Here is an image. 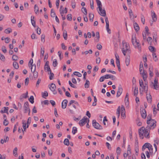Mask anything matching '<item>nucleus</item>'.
<instances>
[{"label": "nucleus", "mask_w": 159, "mask_h": 159, "mask_svg": "<svg viewBox=\"0 0 159 159\" xmlns=\"http://www.w3.org/2000/svg\"><path fill=\"white\" fill-rule=\"evenodd\" d=\"M147 124L148 125L147 126L149 127V129H153L156 126V122L154 120H151L150 121H149V120H147Z\"/></svg>", "instance_id": "obj_1"}, {"label": "nucleus", "mask_w": 159, "mask_h": 159, "mask_svg": "<svg viewBox=\"0 0 159 159\" xmlns=\"http://www.w3.org/2000/svg\"><path fill=\"white\" fill-rule=\"evenodd\" d=\"M123 47H125L126 49L127 53L129 54L130 53V49L129 44H128L125 40H123L122 42Z\"/></svg>", "instance_id": "obj_2"}, {"label": "nucleus", "mask_w": 159, "mask_h": 159, "mask_svg": "<svg viewBox=\"0 0 159 159\" xmlns=\"http://www.w3.org/2000/svg\"><path fill=\"white\" fill-rule=\"evenodd\" d=\"M93 126L94 128L98 129H102V127L95 120H93L92 121Z\"/></svg>", "instance_id": "obj_3"}, {"label": "nucleus", "mask_w": 159, "mask_h": 159, "mask_svg": "<svg viewBox=\"0 0 159 159\" xmlns=\"http://www.w3.org/2000/svg\"><path fill=\"white\" fill-rule=\"evenodd\" d=\"M145 128L144 127H142L139 129V133L140 138L143 139V134L145 130Z\"/></svg>", "instance_id": "obj_4"}, {"label": "nucleus", "mask_w": 159, "mask_h": 159, "mask_svg": "<svg viewBox=\"0 0 159 159\" xmlns=\"http://www.w3.org/2000/svg\"><path fill=\"white\" fill-rule=\"evenodd\" d=\"M49 88L52 91L54 94H56L57 93L56 90V86L55 84L53 83H52L50 86H49Z\"/></svg>", "instance_id": "obj_5"}, {"label": "nucleus", "mask_w": 159, "mask_h": 159, "mask_svg": "<svg viewBox=\"0 0 159 159\" xmlns=\"http://www.w3.org/2000/svg\"><path fill=\"white\" fill-rule=\"evenodd\" d=\"M24 112L27 113L28 111L30 112V109L29 108V103L28 102H26L24 104Z\"/></svg>", "instance_id": "obj_6"}, {"label": "nucleus", "mask_w": 159, "mask_h": 159, "mask_svg": "<svg viewBox=\"0 0 159 159\" xmlns=\"http://www.w3.org/2000/svg\"><path fill=\"white\" fill-rule=\"evenodd\" d=\"M87 122V118L86 116H84L83 118L80 121L79 124L80 126H84Z\"/></svg>", "instance_id": "obj_7"}, {"label": "nucleus", "mask_w": 159, "mask_h": 159, "mask_svg": "<svg viewBox=\"0 0 159 159\" xmlns=\"http://www.w3.org/2000/svg\"><path fill=\"white\" fill-rule=\"evenodd\" d=\"M149 127L147 126L145 129L144 131V136L145 137L147 138H149L150 137L149 136V134L150 132V129Z\"/></svg>", "instance_id": "obj_8"}, {"label": "nucleus", "mask_w": 159, "mask_h": 159, "mask_svg": "<svg viewBox=\"0 0 159 159\" xmlns=\"http://www.w3.org/2000/svg\"><path fill=\"white\" fill-rule=\"evenodd\" d=\"M44 70L45 71L47 72L48 71V72L51 70L49 66V61H47L45 64Z\"/></svg>", "instance_id": "obj_9"}, {"label": "nucleus", "mask_w": 159, "mask_h": 159, "mask_svg": "<svg viewBox=\"0 0 159 159\" xmlns=\"http://www.w3.org/2000/svg\"><path fill=\"white\" fill-rule=\"evenodd\" d=\"M98 9L99 11V14L103 16H105L106 14L105 10L104 9H102V7H101V9L99 8H98Z\"/></svg>", "instance_id": "obj_10"}, {"label": "nucleus", "mask_w": 159, "mask_h": 159, "mask_svg": "<svg viewBox=\"0 0 159 159\" xmlns=\"http://www.w3.org/2000/svg\"><path fill=\"white\" fill-rule=\"evenodd\" d=\"M131 41L133 45L134 46H135V44L138 42L137 41L136 37L135 35L132 36Z\"/></svg>", "instance_id": "obj_11"}, {"label": "nucleus", "mask_w": 159, "mask_h": 159, "mask_svg": "<svg viewBox=\"0 0 159 159\" xmlns=\"http://www.w3.org/2000/svg\"><path fill=\"white\" fill-rule=\"evenodd\" d=\"M28 97V92L27 91L26 93L22 94L20 96L19 99L20 101H23V98H26Z\"/></svg>", "instance_id": "obj_12"}, {"label": "nucleus", "mask_w": 159, "mask_h": 159, "mask_svg": "<svg viewBox=\"0 0 159 159\" xmlns=\"http://www.w3.org/2000/svg\"><path fill=\"white\" fill-rule=\"evenodd\" d=\"M122 88L121 86L119 87L116 94L117 97H119L120 95L122 92Z\"/></svg>", "instance_id": "obj_13"}, {"label": "nucleus", "mask_w": 159, "mask_h": 159, "mask_svg": "<svg viewBox=\"0 0 159 159\" xmlns=\"http://www.w3.org/2000/svg\"><path fill=\"white\" fill-rule=\"evenodd\" d=\"M152 17L153 21L156 22L157 20V16L155 13L153 11H151Z\"/></svg>", "instance_id": "obj_14"}, {"label": "nucleus", "mask_w": 159, "mask_h": 159, "mask_svg": "<svg viewBox=\"0 0 159 159\" xmlns=\"http://www.w3.org/2000/svg\"><path fill=\"white\" fill-rule=\"evenodd\" d=\"M68 101L66 99L64 100L61 103V107L63 109H65L66 108Z\"/></svg>", "instance_id": "obj_15"}, {"label": "nucleus", "mask_w": 159, "mask_h": 159, "mask_svg": "<svg viewBox=\"0 0 159 159\" xmlns=\"http://www.w3.org/2000/svg\"><path fill=\"white\" fill-rule=\"evenodd\" d=\"M130 61V57L129 55H128L126 56L125 60V63L127 66H128L129 65Z\"/></svg>", "instance_id": "obj_16"}, {"label": "nucleus", "mask_w": 159, "mask_h": 159, "mask_svg": "<svg viewBox=\"0 0 159 159\" xmlns=\"http://www.w3.org/2000/svg\"><path fill=\"white\" fill-rule=\"evenodd\" d=\"M34 67L33 73L34 77L35 79L38 78V73L37 71H35L36 66L35 64L34 65Z\"/></svg>", "instance_id": "obj_17"}, {"label": "nucleus", "mask_w": 159, "mask_h": 159, "mask_svg": "<svg viewBox=\"0 0 159 159\" xmlns=\"http://www.w3.org/2000/svg\"><path fill=\"white\" fill-rule=\"evenodd\" d=\"M141 116L143 118L145 119L146 117V112L144 109L141 111Z\"/></svg>", "instance_id": "obj_18"}, {"label": "nucleus", "mask_w": 159, "mask_h": 159, "mask_svg": "<svg viewBox=\"0 0 159 159\" xmlns=\"http://www.w3.org/2000/svg\"><path fill=\"white\" fill-rule=\"evenodd\" d=\"M146 98L148 103H151L152 101V98L150 93L146 94Z\"/></svg>", "instance_id": "obj_19"}, {"label": "nucleus", "mask_w": 159, "mask_h": 159, "mask_svg": "<svg viewBox=\"0 0 159 159\" xmlns=\"http://www.w3.org/2000/svg\"><path fill=\"white\" fill-rule=\"evenodd\" d=\"M139 84L140 87H141L143 89L145 90L146 89V86L144 85L143 83L142 80H139Z\"/></svg>", "instance_id": "obj_20"}, {"label": "nucleus", "mask_w": 159, "mask_h": 159, "mask_svg": "<svg viewBox=\"0 0 159 159\" xmlns=\"http://www.w3.org/2000/svg\"><path fill=\"white\" fill-rule=\"evenodd\" d=\"M134 29L136 31H138L139 30V27L137 23H134Z\"/></svg>", "instance_id": "obj_21"}, {"label": "nucleus", "mask_w": 159, "mask_h": 159, "mask_svg": "<svg viewBox=\"0 0 159 159\" xmlns=\"http://www.w3.org/2000/svg\"><path fill=\"white\" fill-rule=\"evenodd\" d=\"M9 137L7 136L6 138H4V139H2L1 140L0 142L2 144H3L4 143H6L9 141Z\"/></svg>", "instance_id": "obj_22"}, {"label": "nucleus", "mask_w": 159, "mask_h": 159, "mask_svg": "<svg viewBox=\"0 0 159 159\" xmlns=\"http://www.w3.org/2000/svg\"><path fill=\"white\" fill-rule=\"evenodd\" d=\"M62 7V6H60V13L62 11L63 12V14L64 13H66L67 12V8L66 7H65V10H63L61 9Z\"/></svg>", "instance_id": "obj_23"}, {"label": "nucleus", "mask_w": 159, "mask_h": 159, "mask_svg": "<svg viewBox=\"0 0 159 159\" xmlns=\"http://www.w3.org/2000/svg\"><path fill=\"white\" fill-rule=\"evenodd\" d=\"M97 3V5L98 6V8H99L100 9H101V7H102V5L101 2L99 0H96Z\"/></svg>", "instance_id": "obj_24"}, {"label": "nucleus", "mask_w": 159, "mask_h": 159, "mask_svg": "<svg viewBox=\"0 0 159 159\" xmlns=\"http://www.w3.org/2000/svg\"><path fill=\"white\" fill-rule=\"evenodd\" d=\"M34 16H31V22L32 24L33 25V26L34 27H35L36 26V25H35V21L34 20Z\"/></svg>", "instance_id": "obj_25"}, {"label": "nucleus", "mask_w": 159, "mask_h": 159, "mask_svg": "<svg viewBox=\"0 0 159 159\" xmlns=\"http://www.w3.org/2000/svg\"><path fill=\"white\" fill-rule=\"evenodd\" d=\"M135 48L137 47L138 49L140 52L141 51V47L140 46V44L139 42H137V43L135 44V46H134Z\"/></svg>", "instance_id": "obj_26"}, {"label": "nucleus", "mask_w": 159, "mask_h": 159, "mask_svg": "<svg viewBox=\"0 0 159 159\" xmlns=\"http://www.w3.org/2000/svg\"><path fill=\"white\" fill-rule=\"evenodd\" d=\"M48 74L50 75L49 79L50 80H52L54 77V75L53 73L52 72L51 70L48 72Z\"/></svg>", "instance_id": "obj_27"}, {"label": "nucleus", "mask_w": 159, "mask_h": 159, "mask_svg": "<svg viewBox=\"0 0 159 159\" xmlns=\"http://www.w3.org/2000/svg\"><path fill=\"white\" fill-rule=\"evenodd\" d=\"M138 93V88L136 87H135L134 91V95L135 96H136Z\"/></svg>", "instance_id": "obj_28"}, {"label": "nucleus", "mask_w": 159, "mask_h": 159, "mask_svg": "<svg viewBox=\"0 0 159 159\" xmlns=\"http://www.w3.org/2000/svg\"><path fill=\"white\" fill-rule=\"evenodd\" d=\"M152 84H153V86L154 87V89L157 90L158 89L159 86L158 85V83H153L152 82Z\"/></svg>", "instance_id": "obj_29"}, {"label": "nucleus", "mask_w": 159, "mask_h": 159, "mask_svg": "<svg viewBox=\"0 0 159 159\" xmlns=\"http://www.w3.org/2000/svg\"><path fill=\"white\" fill-rule=\"evenodd\" d=\"M13 66L16 69H17L19 68V66L18 63L16 62L15 61L13 62Z\"/></svg>", "instance_id": "obj_30"}, {"label": "nucleus", "mask_w": 159, "mask_h": 159, "mask_svg": "<svg viewBox=\"0 0 159 159\" xmlns=\"http://www.w3.org/2000/svg\"><path fill=\"white\" fill-rule=\"evenodd\" d=\"M33 63V60L32 59H31V60H30V61L29 62V66H30V65H31L30 66H31V71L32 72L33 71H32L33 66H34V65H32Z\"/></svg>", "instance_id": "obj_31"}, {"label": "nucleus", "mask_w": 159, "mask_h": 159, "mask_svg": "<svg viewBox=\"0 0 159 159\" xmlns=\"http://www.w3.org/2000/svg\"><path fill=\"white\" fill-rule=\"evenodd\" d=\"M56 16V14L53 9H52L51 11V16L52 17H54Z\"/></svg>", "instance_id": "obj_32"}, {"label": "nucleus", "mask_w": 159, "mask_h": 159, "mask_svg": "<svg viewBox=\"0 0 159 159\" xmlns=\"http://www.w3.org/2000/svg\"><path fill=\"white\" fill-rule=\"evenodd\" d=\"M67 33L66 30H65L63 32V37L65 40H66L67 39Z\"/></svg>", "instance_id": "obj_33"}, {"label": "nucleus", "mask_w": 159, "mask_h": 159, "mask_svg": "<svg viewBox=\"0 0 159 159\" xmlns=\"http://www.w3.org/2000/svg\"><path fill=\"white\" fill-rule=\"evenodd\" d=\"M149 49L150 51L152 52H155L156 51V49L153 46H149Z\"/></svg>", "instance_id": "obj_34"}, {"label": "nucleus", "mask_w": 159, "mask_h": 159, "mask_svg": "<svg viewBox=\"0 0 159 159\" xmlns=\"http://www.w3.org/2000/svg\"><path fill=\"white\" fill-rule=\"evenodd\" d=\"M31 118L29 117L28 118L27 122V128H28L31 122Z\"/></svg>", "instance_id": "obj_35"}, {"label": "nucleus", "mask_w": 159, "mask_h": 159, "mask_svg": "<svg viewBox=\"0 0 159 159\" xmlns=\"http://www.w3.org/2000/svg\"><path fill=\"white\" fill-rule=\"evenodd\" d=\"M22 124H23L22 126L24 131H25L27 127H26V123H25V121L24 120H22Z\"/></svg>", "instance_id": "obj_36"}, {"label": "nucleus", "mask_w": 159, "mask_h": 159, "mask_svg": "<svg viewBox=\"0 0 159 159\" xmlns=\"http://www.w3.org/2000/svg\"><path fill=\"white\" fill-rule=\"evenodd\" d=\"M152 66H149V75L151 77H152L153 76V73L152 71L151 70V69H152Z\"/></svg>", "instance_id": "obj_37"}, {"label": "nucleus", "mask_w": 159, "mask_h": 159, "mask_svg": "<svg viewBox=\"0 0 159 159\" xmlns=\"http://www.w3.org/2000/svg\"><path fill=\"white\" fill-rule=\"evenodd\" d=\"M89 20L91 21H93L94 18V15L92 13H89Z\"/></svg>", "instance_id": "obj_38"}, {"label": "nucleus", "mask_w": 159, "mask_h": 159, "mask_svg": "<svg viewBox=\"0 0 159 159\" xmlns=\"http://www.w3.org/2000/svg\"><path fill=\"white\" fill-rule=\"evenodd\" d=\"M96 35L97 38V39H95V40L96 42H98L99 41L100 38L99 34L98 32H96Z\"/></svg>", "instance_id": "obj_39"}, {"label": "nucleus", "mask_w": 159, "mask_h": 159, "mask_svg": "<svg viewBox=\"0 0 159 159\" xmlns=\"http://www.w3.org/2000/svg\"><path fill=\"white\" fill-rule=\"evenodd\" d=\"M105 20L106 23V28H109V21L107 17H106Z\"/></svg>", "instance_id": "obj_40"}, {"label": "nucleus", "mask_w": 159, "mask_h": 159, "mask_svg": "<svg viewBox=\"0 0 159 159\" xmlns=\"http://www.w3.org/2000/svg\"><path fill=\"white\" fill-rule=\"evenodd\" d=\"M64 143L66 145L68 146L69 145V140L67 139H65L64 141Z\"/></svg>", "instance_id": "obj_41"}, {"label": "nucleus", "mask_w": 159, "mask_h": 159, "mask_svg": "<svg viewBox=\"0 0 159 159\" xmlns=\"http://www.w3.org/2000/svg\"><path fill=\"white\" fill-rule=\"evenodd\" d=\"M3 108H4V110H2L0 111V112L2 113H6V112L8 110V107H4Z\"/></svg>", "instance_id": "obj_42"}, {"label": "nucleus", "mask_w": 159, "mask_h": 159, "mask_svg": "<svg viewBox=\"0 0 159 159\" xmlns=\"http://www.w3.org/2000/svg\"><path fill=\"white\" fill-rule=\"evenodd\" d=\"M81 11L85 15H86L87 14V10L86 8L83 7L81 9Z\"/></svg>", "instance_id": "obj_43"}, {"label": "nucleus", "mask_w": 159, "mask_h": 159, "mask_svg": "<svg viewBox=\"0 0 159 159\" xmlns=\"http://www.w3.org/2000/svg\"><path fill=\"white\" fill-rule=\"evenodd\" d=\"M0 59L3 62L5 61V57L2 54L0 53Z\"/></svg>", "instance_id": "obj_44"}, {"label": "nucleus", "mask_w": 159, "mask_h": 159, "mask_svg": "<svg viewBox=\"0 0 159 159\" xmlns=\"http://www.w3.org/2000/svg\"><path fill=\"white\" fill-rule=\"evenodd\" d=\"M39 7H38L37 5L35 4V5L34 6V11L35 12L36 14H37V12H39Z\"/></svg>", "instance_id": "obj_45"}, {"label": "nucleus", "mask_w": 159, "mask_h": 159, "mask_svg": "<svg viewBox=\"0 0 159 159\" xmlns=\"http://www.w3.org/2000/svg\"><path fill=\"white\" fill-rule=\"evenodd\" d=\"M74 75H76L79 77H81L82 76L81 74L79 72L75 71L73 73Z\"/></svg>", "instance_id": "obj_46"}, {"label": "nucleus", "mask_w": 159, "mask_h": 159, "mask_svg": "<svg viewBox=\"0 0 159 159\" xmlns=\"http://www.w3.org/2000/svg\"><path fill=\"white\" fill-rule=\"evenodd\" d=\"M29 101L30 102L32 103L33 104L34 103V98L33 96H31L30 97L29 99Z\"/></svg>", "instance_id": "obj_47"}, {"label": "nucleus", "mask_w": 159, "mask_h": 159, "mask_svg": "<svg viewBox=\"0 0 159 159\" xmlns=\"http://www.w3.org/2000/svg\"><path fill=\"white\" fill-rule=\"evenodd\" d=\"M90 82L88 80H86V82L84 84L85 87V88H88Z\"/></svg>", "instance_id": "obj_48"}, {"label": "nucleus", "mask_w": 159, "mask_h": 159, "mask_svg": "<svg viewBox=\"0 0 159 159\" xmlns=\"http://www.w3.org/2000/svg\"><path fill=\"white\" fill-rule=\"evenodd\" d=\"M42 97L43 98H45V97H47L48 96V93L47 91H44V92L42 93Z\"/></svg>", "instance_id": "obj_49"}, {"label": "nucleus", "mask_w": 159, "mask_h": 159, "mask_svg": "<svg viewBox=\"0 0 159 159\" xmlns=\"http://www.w3.org/2000/svg\"><path fill=\"white\" fill-rule=\"evenodd\" d=\"M152 56L153 59L154 60L156 61H157V60L158 59L157 57V56L156 55V53H155V52H152Z\"/></svg>", "instance_id": "obj_50"}, {"label": "nucleus", "mask_w": 159, "mask_h": 159, "mask_svg": "<svg viewBox=\"0 0 159 159\" xmlns=\"http://www.w3.org/2000/svg\"><path fill=\"white\" fill-rule=\"evenodd\" d=\"M77 131V128L75 127H74L73 128L72 133L73 134H75Z\"/></svg>", "instance_id": "obj_51"}, {"label": "nucleus", "mask_w": 159, "mask_h": 159, "mask_svg": "<svg viewBox=\"0 0 159 159\" xmlns=\"http://www.w3.org/2000/svg\"><path fill=\"white\" fill-rule=\"evenodd\" d=\"M57 60L56 59H54L52 63L53 66L54 67H56V66H57Z\"/></svg>", "instance_id": "obj_52"}, {"label": "nucleus", "mask_w": 159, "mask_h": 159, "mask_svg": "<svg viewBox=\"0 0 159 159\" xmlns=\"http://www.w3.org/2000/svg\"><path fill=\"white\" fill-rule=\"evenodd\" d=\"M121 149L119 147H118L116 149V153L117 155H119L120 154V152H121Z\"/></svg>", "instance_id": "obj_53"}, {"label": "nucleus", "mask_w": 159, "mask_h": 159, "mask_svg": "<svg viewBox=\"0 0 159 159\" xmlns=\"http://www.w3.org/2000/svg\"><path fill=\"white\" fill-rule=\"evenodd\" d=\"M141 20L142 23L143 24H144L145 21V19L143 15H141Z\"/></svg>", "instance_id": "obj_54"}, {"label": "nucleus", "mask_w": 159, "mask_h": 159, "mask_svg": "<svg viewBox=\"0 0 159 159\" xmlns=\"http://www.w3.org/2000/svg\"><path fill=\"white\" fill-rule=\"evenodd\" d=\"M67 20L71 21L72 20V15L71 14H69L67 16Z\"/></svg>", "instance_id": "obj_55"}, {"label": "nucleus", "mask_w": 159, "mask_h": 159, "mask_svg": "<svg viewBox=\"0 0 159 159\" xmlns=\"http://www.w3.org/2000/svg\"><path fill=\"white\" fill-rule=\"evenodd\" d=\"M125 105L128 106L129 103V98H125Z\"/></svg>", "instance_id": "obj_56"}, {"label": "nucleus", "mask_w": 159, "mask_h": 159, "mask_svg": "<svg viewBox=\"0 0 159 159\" xmlns=\"http://www.w3.org/2000/svg\"><path fill=\"white\" fill-rule=\"evenodd\" d=\"M18 59V56L16 55H13L12 57V59L14 61H17Z\"/></svg>", "instance_id": "obj_57"}, {"label": "nucleus", "mask_w": 159, "mask_h": 159, "mask_svg": "<svg viewBox=\"0 0 159 159\" xmlns=\"http://www.w3.org/2000/svg\"><path fill=\"white\" fill-rule=\"evenodd\" d=\"M11 32V30L10 28L6 29L5 30V32L6 34H9Z\"/></svg>", "instance_id": "obj_58"}, {"label": "nucleus", "mask_w": 159, "mask_h": 159, "mask_svg": "<svg viewBox=\"0 0 159 159\" xmlns=\"http://www.w3.org/2000/svg\"><path fill=\"white\" fill-rule=\"evenodd\" d=\"M121 113H125V109L123 105L121 106Z\"/></svg>", "instance_id": "obj_59"}, {"label": "nucleus", "mask_w": 159, "mask_h": 159, "mask_svg": "<svg viewBox=\"0 0 159 159\" xmlns=\"http://www.w3.org/2000/svg\"><path fill=\"white\" fill-rule=\"evenodd\" d=\"M45 36L44 34H42L41 36V41L43 43L45 42Z\"/></svg>", "instance_id": "obj_60"}, {"label": "nucleus", "mask_w": 159, "mask_h": 159, "mask_svg": "<svg viewBox=\"0 0 159 159\" xmlns=\"http://www.w3.org/2000/svg\"><path fill=\"white\" fill-rule=\"evenodd\" d=\"M122 53L125 56L126 55V53H127L126 49H125V47H123L121 49Z\"/></svg>", "instance_id": "obj_61"}, {"label": "nucleus", "mask_w": 159, "mask_h": 159, "mask_svg": "<svg viewBox=\"0 0 159 159\" xmlns=\"http://www.w3.org/2000/svg\"><path fill=\"white\" fill-rule=\"evenodd\" d=\"M69 84L71 87L74 88H76V86L72 84L70 81H69Z\"/></svg>", "instance_id": "obj_62"}, {"label": "nucleus", "mask_w": 159, "mask_h": 159, "mask_svg": "<svg viewBox=\"0 0 159 159\" xmlns=\"http://www.w3.org/2000/svg\"><path fill=\"white\" fill-rule=\"evenodd\" d=\"M8 124V122L6 119H5L3 121V124L5 126L7 125Z\"/></svg>", "instance_id": "obj_63"}, {"label": "nucleus", "mask_w": 159, "mask_h": 159, "mask_svg": "<svg viewBox=\"0 0 159 159\" xmlns=\"http://www.w3.org/2000/svg\"><path fill=\"white\" fill-rule=\"evenodd\" d=\"M144 145L146 148H147L148 149V148H149V147L151 145L150 143H146Z\"/></svg>", "instance_id": "obj_64"}]
</instances>
